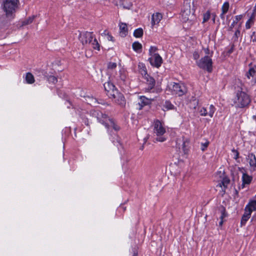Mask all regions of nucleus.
Wrapping results in <instances>:
<instances>
[{
    "instance_id": "obj_1",
    "label": "nucleus",
    "mask_w": 256,
    "mask_h": 256,
    "mask_svg": "<svg viewBox=\"0 0 256 256\" xmlns=\"http://www.w3.org/2000/svg\"><path fill=\"white\" fill-rule=\"evenodd\" d=\"M194 12V2L191 0H184L181 13V20L184 28L188 29L196 23Z\"/></svg>"
},
{
    "instance_id": "obj_2",
    "label": "nucleus",
    "mask_w": 256,
    "mask_h": 256,
    "mask_svg": "<svg viewBox=\"0 0 256 256\" xmlns=\"http://www.w3.org/2000/svg\"><path fill=\"white\" fill-rule=\"evenodd\" d=\"M250 96L240 88L236 92L234 102L237 108H242L248 106L250 102Z\"/></svg>"
},
{
    "instance_id": "obj_3",
    "label": "nucleus",
    "mask_w": 256,
    "mask_h": 256,
    "mask_svg": "<svg viewBox=\"0 0 256 256\" xmlns=\"http://www.w3.org/2000/svg\"><path fill=\"white\" fill-rule=\"evenodd\" d=\"M92 114L93 116L96 118L98 120L104 125L107 128H109L112 127L116 130H119L118 126H116L114 121L110 119L107 115L103 114L102 112L98 110H94L92 112Z\"/></svg>"
},
{
    "instance_id": "obj_4",
    "label": "nucleus",
    "mask_w": 256,
    "mask_h": 256,
    "mask_svg": "<svg viewBox=\"0 0 256 256\" xmlns=\"http://www.w3.org/2000/svg\"><path fill=\"white\" fill-rule=\"evenodd\" d=\"M18 4L19 0H6L4 4V10L7 18L12 19L14 18Z\"/></svg>"
},
{
    "instance_id": "obj_5",
    "label": "nucleus",
    "mask_w": 256,
    "mask_h": 256,
    "mask_svg": "<svg viewBox=\"0 0 256 256\" xmlns=\"http://www.w3.org/2000/svg\"><path fill=\"white\" fill-rule=\"evenodd\" d=\"M154 132L156 134L157 138H156V141L164 142L166 140V138L164 134L166 133V128L164 124L158 120L154 122Z\"/></svg>"
},
{
    "instance_id": "obj_6",
    "label": "nucleus",
    "mask_w": 256,
    "mask_h": 256,
    "mask_svg": "<svg viewBox=\"0 0 256 256\" xmlns=\"http://www.w3.org/2000/svg\"><path fill=\"white\" fill-rule=\"evenodd\" d=\"M198 66L201 68L206 70L208 72H211L212 70V62L209 56H206L200 60L196 62Z\"/></svg>"
},
{
    "instance_id": "obj_7",
    "label": "nucleus",
    "mask_w": 256,
    "mask_h": 256,
    "mask_svg": "<svg viewBox=\"0 0 256 256\" xmlns=\"http://www.w3.org/2000/svg\"><path fill=\"white\" fill-rule=\"evenodd\" d=\"M171 89L173 94L178 96H182L187 92L186 86L182 83L174 82Z\"/></svg>"
},
{
    "instance_id": "obj_8",
    "label": "nucleus",
    "mask_w": 256,
    "mask_h": 256,
    "mask_svg": "<svg viewBox=\"0 0 256 256\" xmlns=\"http://www.w3.org/2000/svg\"><path fill=\"white\" fill-rule=\"evenodd\" d=\"M93 38L92 32H85L80 33L78 38L82 44L84 45L90 44Z\"/></svg>"
},
{
    "instance_id": "obj_9",
    "label": "nucleus",
    "mask_w": 256,
    "mask_h": 256,
    "mask_svg": "<svg viewBox=\"0 0 256 256\" xmlns=\"http://www.w3.org/2000/svg\"><path fill=\"white\" fill-rule=\"evenodd\" d=\"M190 140L188 138L182 137L177 141V144L180 149L182 148L184 154H186L189 148Z\"/></svg>"
},
{
    "instance_id": "obj_10",
    "label": "nucleus",
    "mask_w": 256,
    "mask_h": 256,
    "mask_svg": "<svg viewBox=\"0 0 256 256\" xmlns=\"http://www.w3.org/2000/svg\"><path fill=\"white\" fill-rule=\"evenodd\" d=\"M104 86L105 90L107 92L106 94L110 98L112 96H114V94H117V92H118L113 84L110 82H105Z\"/></svg>"
},
{
    "instance_id": "obj_11",
    "label": "nucleus",
    "mask_w": 256,
    "mask_h": 256,
    "mask_svg": "<svg viewBox=\"0 0 256 256\" xmlns=\"http://www.w3.org/2000/svg\"><path fill=\"white\" fill-rule=\"evenodd\" d=\"M247 162L248 163L250 170L252 172H254L256 170V157L252 153L248 154L246 158Z\"/></svg>"
},
{
    "instance_id": "obj_12",
    "label": "nucleus",
    "mask_w": 256,
    "mask_h": 256,
    "mask_svg": "<svg viewBox=\"0 0 256 256\" xmlns=\"http://www.w3.org/2000/svg\"><path fill=\"white\" fill-rule=\"evenodd\" d=\"M148 60L152 66L156 68L160 67L162 62V58L158 54L152 55L149 58Z\"/></svg>"
},
{
    "instance_id": "obj_13",
    "label": "nucleus",
    "mask_w": 256,
    "mask_h": 256,
    "mask_svg": "<svg viewBox=\"0 0 256 256\" xmlns=\"http://www.w3.org/2000/svg\"><path fill=\"white\" fill-rule=\"evenodd\" d=\"M215 111V108L213 105L211 104L208 108V110L206 108L202 107L199 110V112L202 116H208L210 118H212Z\"/></svg>"
},
{
    "instance_id": "obj_14",
    "label": "nucleus",
    "mask_w": 256,
    "mask_h": 256,
    "mask_svg": "<svg viewBox=\"0 0 256 256\" xmlns=\"http://www.w3.org/2000/svg\"><path fill=\"white\" fill-rule=\"evenodd\" d=\"M110 98L114 99L115 102L122 106H124L125 105L126 102L122 94L118 92H117V94H114V96H112Z\"/></svg>"
},
{
    "instance_id": "obj_15",
    "label": "nucleus",
    "mask_w": 256,
    "mask_h": 256,
    "mask_svg": "<svg viewBox=\"0 0 256 256\" xmlns=\"http://www.w3.org/2000/svg\"><path fill=\"white\" fill-rule=\"evenodd\" d=\"M127 78V72L125 69L122 68L118 72V74L116 77V79L120 84L124 83Z\"/></svg>"
},
{
    "instance_id": "obj_16",
    "label": "nucleus",
    "mask_w": 256,
    "mask_h": 256,
    "mask_svg": "<svg viewBox=\"0 0 256 256\" xmlns=\"http://www.w3.org/2000/svg\"><path fill=\"white\" fill-rule=\"evenodd\" d=\"M254 200H251L246 206L244 210H248L251 214L253 211L256 210V195Z\"/></svg>"
},
{
    "instance_id": "obj_17",
    "label": "nucleus",
    "mask_w": 256,
    "mask_h": 256,
    "mask_svg": "<svg viewBox=\"0 0 256 256\" xmlns=\"http://www.w3.org/2000/svg\"><path fill=\"white\" fill-rule=\"evenodd\" d=\"M151 102V100L146 98L144 96H140L139 98V102H138V108L139 110L142 109V108L146 105H148Z\"/></svg>"
},
{
    "instance_id": "obj_18",
    "label": "nucleus",
    "mask_w": 256,
    "mask_h": 256,
    "mask_svg": "<svg viewBox=\"0 0 256 256\" xmlns=\"http://www.w3.org/2000/svg\"><path fill=\"white\" fill-rule=\"evenodd\" d=\"M120 34L122 37L126 36L128 33V28L127 24L126 23L120 22Z\"/></svg>"
},
{
    "instance_id": "obj_19",
    "label": "nucleus",
    "mask_w": 256,
    "mask_h": 256,
    "mask_svg": "<svg viewBox=\"0 0 256 256\" xmlns=\"http://www.w3.org/2000/svg\"><path fill=\"white\" fill-rule=\"evenodd\" d=\"M256 16V10H254V12L252 14L250 18L248 20L246 23V29H250L252 24L254 23V20Z\"/></svg>"
},
{
    "instance_id": "obj_20",
    "label": "nucleus",
    "mask_w": 256,
    "mask_h": 256,
    "mask_svg": "<svg viewBox=\"0 0 256 256\" xmlns=\"http://www.w3.org/2000/svg\"><path fill=\"white\" fill-rule=\"evenodd\" d=\"M252 178V177L247 174L243 173L242 176V188H244L245 184H249L251 182Z\"/></svg>"
},
{
    "instance_id": "obj_21",
    "label": "nucleus",
    "mask_w": 256,
    "mask_h": 256,
    "mask_svg": "<svg viewBox=\"0 0 256 256\" xmlns=\"http://www.w3.org/2000/svg\"><path fill=\"white\" fill-rule=\"evenodd\" d=\"M144 79L146 80L147 84H148V88H147V90H150L152 88H154L155 85V80L154 78L150 76H146Z\"/></svg>"
},
{
    "instance_id": "obj_22",
    "label": "nucleus",
    "mask_w": 256,
    "mask_h": 256,
    "mask_svg": "<svg viewBox=\"0 0 256 256\" xmlns=\"http://www.w3.org/2000/svg\"><path fill=\"white\" fill-rule=\"evenodd\" d=\"M162 18V14L160 13L156 12L152 16V24H158L161 20Z\"/></svg>"
},
{
    "instance_id": "obj_23",
    "label": "nucleus",
    "mask_w": 256,
    "mask_h": 256,
    "mask_svg": "<svg viewBox=\"0 0 256 256\" xmlns=\"http://www.w3.org/2000/svg\"><path fill=\"white\" fill-rule=\"evenodd\" d=\"M251 214H252L248 212V210H244V213L243 214L241 220L242 225H244L246 224V222L250 218Z\"/></svg>"
},
{
    "instance_id": "obj_24",
    "label": "nucleus",
    "mask_w": 256,
    "mask_h": 256,
    "mask_svg": "<svg viewBox=\"0 0 256 256\" xmlns=\"http://www.w3.org/2000/svg\"><path fill=\"white\" fill-rule=\"evenodd\" d=\"M138 68L140 72L144 78L148 76L147 74L146 67L144 64H140L138 65Z\"/></svg>"
},
{
    "instance_id": "obj_25",
    "label": "nucleus",
    "mask_w": 256,
    "mask_h": 256,
    "mask_svg": "<svg viewBox=\"0 0 256 256\" xmlns=\"http://www.w3.org/2000/svg\"><path fill=\"white\" fill-rule=\"evenodd\" d=\"M256 73V65H254L253 67L250 68L248 70V72H246V76L248 78L250 79V77H253Z\"/></svg>"
},
{
    "instance_id": "obj_26",
    "label": "nucleus",
    "mask_w": 256,
    "mask_h": 256,
    "mask_svg": "<svg viewBox=\"0 0 256 256\" xmlns=\"http://www.w3.org/2000/svg\"><path fill=\"white\" fill-rule=\"evenodd\" d=\"M26 80L28 84H32L34 82V76L30 72H28L26 76Z\"/></svg>"
},
{
    "instance_id": "obj_27",
    "label": "nucleus",
    "mask_w": 256,
    "mask_h": 256,
    "mask_svg": "<svg viewBox=\"0 0 256 256\" xmlns=\"http://www.w3.org/2000/svg\"><path fill=\"white\" fill-rule=\"evenodd\" d=\"M230 179L228 178L224 177L222 178L221 182L219 183L218 186L221 188L224 186V188H226L230 184Z\"/></svg>"
},
{
    "instance_id": "obj_28",
    "label": "nucleus",
    "mask_w": 256,
    "mask_h": 256,
    "mask_svg": "<svg viewBox=\"0 0 256 256\" xmlns=\"http://www.w3.org/2000/svg\"><path fill=\"white\" fill-rule=\"evenodd\" d=\"M164 110H172L174 108V106L169 101H166L163 105Z\"/></svg>"
},
{
    "instance_id": "obj_29",
    "label": "nucleus",
    "mask_w": 256,
    "mask_h": 256,
    "mask_svg": "<svg viewBox=\"0 0 256 256\" xmlns=\"http://www.w3.org/2000/svg\"><path fill=\"white\" fill-rule=\"evenodd\" d=\"M90 44H91L92 48L94 50H100V46L99 44L98 43V40L96 38H94V40H92V42Z\"/></svg>"
},
{
    "instance_id": "obj_30",
    "label": "nucleus",
    "mask_w": 256,
    "mask_h": 256,
    "mask_svg": "<svg viewBox=\"0 0 256 256\" xmlns=\"http://www.w3.org/2000/svg\"><path fill=\"white\" fill-rule=\"evenodd\" d=\"M242 18V14L236 16L233 22L231 24L230 28L231 29L232 28H233L235 24H237L238 21L241 20Z\"/></svg>"
},
{
    "instance_id": "obj_31",
    "label": "nucleus",
    "mask_w": 256,
    "mask_h": 256,
    "mask_svg": "<svg viewBox=\"0 0 256 256\" xmlns=\"http://www.w3.org/2000/svg\"><path fill=\"white\" fill-rule=\"evenodd\" d=\"M132 48L136 52H140L142 48V44L138 42H134L132 44Z\"/></svg>"
},
{
    "instance_id": "obj_32",
    "label": "nucleus",
    "mask_w": 256,
    "mask_h": 256,
    "mask_svg": "<svg viewBox=\"0 0 256 256\" xmlns=\"http://www.w3.org/2000/svg\"><path fill=\"white\" fill-rule=\"evenodd\" d=\"M143 34V30L142 28H139L136 29L134 32V36L136 38H140Z\"/></svg>"
},
{
    "instance_id": "obj_33",
    "label": "nucleus",
    "mask_w": 256,
    "mask_h": 256,
    "mask_svg": "<svg viewBox=\"0 0 256 256\" xmlns=\"http://www.w3.org/2000/svg\"><path fill=\"white\" fill-rule=\"evenodd\" d=\"M229 9V4L228 2H225L222 7V10L223 12V14H226Z\"/></svg>"
},
{
    "instance_id": "obj_34",
    "label": "nucleus",
    "mask_w": 256,
    "mask_h": 256,
    "mask_svg": "<svg viewBox=\"0 0 256 256\" xmlns=\"http://www.w3.org/2000/svg\"><path fill=\"white\" fill-rule=\"evenodd\" d=\"M210 14L209 11H207L205 14L203 15V21L202 22L204 23L206 22L210 18Z\"/></svg>"
},
{
    "instance_id": "obj_35",
    "label": "nucleus",
    "mask_w": 256,
    "mask_h": 256,
    "mask_svg": "<svg viewBox=\"0 0 256 256\" xmlns=\"http://www.w3.org/2000/svg\"><path fill=\"white\" fill-rule=\"evenodd\" d=\"M158 49L156 46H150V50H149V54L150 56H152L153 54H158V53H156Z\"/></svg>"
},
{
    "instance_id": "obj_36",
    "label": "nucleus",
    "mask_w": 256,
    "mask_h": 256,
    "mask_svg": "<svg viewBox=\"0 0 256 256\" xmlns=\"http://www.w3.org/2000/svg\"><path fill=\"white\" fill-rule=\"evenodd\" d=\"M88 100H87V102L91 105H95L97 104V100L96 98L90 97L88 96Z\"/></svg>"
},
{
    "instance_id": "obj_37",
    "label": "nucleus",
    "mask_w": 256,
    "mask_h": 256,
    "mask_svg": "<svg viewBox=\"0 0 256 256\" xmlns=\"http://www.w3.org/2000/svg\"><path fill=\"white\" fill-rule=\"evenodd\" d=\"M48 80L49 82H51L52 84H56L58 82L57 78L54 76H50L48 78Z\"/></svg>"
},
{
    "instance_id": "obj_38",
    "label": "nucleus",
    "mask_w": 256,
    "mask_h": 256,
    "mask_svg": "<svg viewBox=\"0 0 256 256\" xmlns=\"http://www.w3.org/2000/svg\"><path fill=\"white\" fill-rule=\"evenodd\" d=\"M34 20V17H30L22 22V25L25 26L31 24Z\"/></svg>"
},
{
    "instance_id": "obj_39",
    "label": "nucleus",
    "mask_w": 256,
    "mask_h": 256,
    "mask_svg": "<svg viewBox=\"0 0 256 256\" xmlns=\"http://www.w3.org/2000/svg\"><path fill=\"white\" fill-rule=\"evenodd\" d=\"M116 67V62H110L108 64V68L110 70H113Z\"/></svg>"
},
{
    "instance_id": "obj_40",
    "label": "nucleus",
    "mask_w": 256,
    "mask_h": 256,
    "mask_svg": "<svg viewBox=\"0 0 256 256\" xmlns=\"http://www.w3.org/2000/svg\"><path fill=\"white\" fill-rule=\"evenodd\" d=\"M232 151L234 154V158L237 160L239 158V152L234 149H232Z\"/></svg>"
},
{
    "instance_id": "obj_41",
    "label": "nucleus",
    "mask_w": 256,
    "mask_h": 256,
    "mask_svg": "<svg viewBox=\"0 0 256 256\" xmlns=\"http://www.w3.org/2000/svg\"><path fill=\"white\" fill-rule=\"evenodd\" d=\"M208 142H206L205 143H204V144H202V151H204L206 148L208 147Z\"/></svg>"
},
{
    "instance_id": "obj_42",
    "label": "nucleus",
    "mask_w": 256,
    "mask_h": 256,
    "mask_svg": "<svg viewBox=\"0 0 256 256\" xmlns=\"http://www.w3.org/2000/svg\"><path fill=\"white\" fill-rule=\"evenodd\" d=\"M193 58L194 60H197L200 58V54L197 52H194L193 54Z\"/></svg>"
},
{
    "instance_id": "obj_43",
    "label": "nucleus",
    "mask_w": 256,
    "mask_h": 256,
    "mask_svg": "<svg viewBox=\"0 0 256 256\" xmlns=\"http://www.w3.org/2000/svg\"><path fill=\"white\" fill-rule=\"evenodd\" d=\"M106 31H104V34L106 35L107 36V39L108 40H110V41H112V39H113V37L109 34L108 33V34H106Z\"/></svg>"
},
{
    "instance_id": "obj_44",
    "label": "nucleus",
    "mask_w": 256,
    "mask_h": 256,
    "mask_svg": "<svg viewBox=\"0 0 256 256\" xmlns=\"http://www.w3.org/2000/svg\"><path fill=\"white\" fill-rule=\"evenodd\" d=\"M204 51L205 52V54H206V56H209L210 57L212 56V54H210V50L208 48H204Z\"/></svg>"
},
{
    "instance_id": "obj_45",
    "label": "nucleus",
    "mask_w": 256,
    "mask_h": 256,
    "mask_svg": "<svg viewBox=\"0 0 256 256\" xmlns=\"http://www.w3.org/2000/svg\"><path fill=\"white\" fill-rule=\"evenodd\" d=\"M226 216V214H224V212L222 211V215L220 216V219L223 220V218Z\"/></svg>"
},
{
    "instance_id": "obj_46",
    "label": "nucleus",
    "mask_w": 256,
    "mask_h": 256,
    "mask_svg": "<svg viewBox=\"0 0 256 256\" xmlns=\"http://www.w3.org/2000/svg\"><path fill=\"white\" fill-rule=\"evenodd\" d=\"M240 34V30H237L235 32V35L236 37H238V36Z\"/></svg>"
},
{
    "instance_id": "obj_47",
    "label": "nucleus",
    "mask_w": 256,
    "mask_h": 256,
    "mask_svg": "<svg viewBox=\"0 0 256 256\" xmlns=\"http://www.w3.org/2000/svg\"><path fill=\"white\" fill-rule=\"evenodd\" d=\"M225 14H223V12H222V14H220V18H221L222 19H224V15Z\"/></svg>"
},
{
    "instance_id": "obj_48",
    "label": "nucleus",
    "mask_w": 256,
    "mask_h": 256,
    "mask_svg": "<svg viewBox=\"0 0 256 256\" xmlns=\"http://www.w3.org/2000/svg\"><path fill=\"white\" fill-rule=\"evenodd\" d=\"M224 221L223 220H221L219 222V226H222L223 224Z\"/></svg>"
},
{
    "instance_id": "obj_49",
    "label": "nucleus",
    "mask_w": 256,
    "mask_h": 256,
    "mask_svg": "<svg viewBox=\"0 0 256 256\" xmlns=\"http://www.w3.org/2000/svg\"><path fill=\"white\" fill-rule=\"evenodd\" d=\"M132 5L130 4L129 6H124V8H130L131 7Z\"/></svg>"
},
{
    "instance_id": "obj_50",
    "label": "nucleus",
    "mask_w": 256,
    "mask_h": 256,
    "mask_svg": "<svg viewBox=\"0 0 256 256\" xmlns=\"http://www.w3.org/2000/svg\"><path fill=\"white\" fill-rule=\"evenodd\" d=\"M241 25H242V23H240V24H239V27H240V26H241Z\"/></svg>"
},
{
    "instance_id": "obj_51",
    "label": "nucleus",
    "mask_w": 256,
    "mask_h": 256,
    "mask_svg": "<svg viewBox=\"0 0 256 256\" xmlns=\"http://www.w3.org/2000/svg\"><path fill=\"white\" fill-rule=\"evenodd\" d=\"M254 34H255V32H253V33H252V35H254Z\"/></svg>"
},
{
    "instance_id": "obj_52",
    "label": "nucleus",
    "mask_w": 256,
    "mask_h": 256,
    "mask_svg": "<svg viewBox=\"0 0 256 256\" xmlns=\"http://www.w3.org/2000/svg\"><path fill=\"white\" fill-rule=\"evenodd\" d=\"M239 168L240 170H242V169H243V168Z\"/></svg>"
},
{
    "instance_id": "obj_53",
    "label": "nucleus",
    "mask_w": 256,
    "mask_h": 256,
    "mask_svg": "<svg viewBox=\"0 0 256 256\" xmlns=\"http://www.w3.org/2000/svg\"><path fill=\"white\" fill-rule=\"evenodd\" d=\"M254 118H256V116H254Z\"/></svg>"
},
{
    "instance_id": "obj_54",
    "label": "nucleus",
    "mask_w": 256,
    "mask_h": 256,
    "mask_svg": "<svg viewBox=\"0 0 256 256\" xmlns=\"http://www.w3.org/2000/svg\"><path fill=\"white\" fill-rule=\"evenodd\" d=\"M132 256H136V254H134Z\"/></svg>"
},
{
    "instance_id": "obj_55",
    "label": "nucleus",
    "mask_w": 256,
    "mask_h": 256,
    "mask_svg": "<svg viewBox=\"0 0 256 256\" xmlns=\"http://www.w3.org/2000/svg\"><path fill=\"white\" fill-rule=\"evenodd\" d=\"M213 20H214V21H215L214 18Z\"/></svg>"
}]
</instances>
